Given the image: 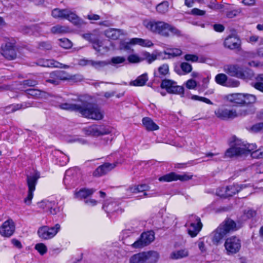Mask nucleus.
Instances as JSON below:
<instances>
[{
  "label": "nucleus",
  "mask_w": 263,
  "mask_h": 263,
  "mask_svg": "<svg viewBox=\"0 0 263 263\" xmlns=\"http://www.w3.org/2000/svg\"><path fill=\"white\" fill-rule=\"evenodd\" d=\"M223 70L231 77L246 81L252 80L254 76V72L251 69H243L237 64L226 65L223 67Z\"/></svg>",
  "instance_id": "nucleus-1"
},
{
  "label": "nucleus",
  "mask_w": 263,
  "mask_h": 263,
  "mask_svg": "<svg viewBox=\"0 0 263 263\" xmlns=\"http://www.w3.org/2000/svg\"><path fill=\"white\" fill-rule=\"evenodd\" d=\"M52 16L55 18L68 20L76 26H81L85 24L74 11L70 9H54L51 12Z\"/></svg>",
  "instance_id": "nucleus-2"
},
{
  "label": "nucleus",
  "mask_w": 263,
  "mask_h": 263,
  "mask_svg": "<svg viewBox=\"0 0 263 263\" xmlns=\"http://www.w3.org/2000/svg\"><path fill=\"white\" fill-rule=\"evenodd\" d=\"M80 114L84 117L99 120L103 117V114L97 106L86 102H81Z\"/></svg>",
  "instance_id": "nucleus-3"
},
{
  "label": "nucleus",
  "mask_w": 263,
  "mask_h": 263,
  "mask_svg": "<svg viewBox=\"0 0 263 263\" xmlns=\"http://www.w3.org/2000/svg\"><path fill=\"white\" fill-rule=\"evenodd\" d=\"M159 258L158 253L154 251L142 252L132 255L129 263H156Z\"/></svg>",
  "instance_id": "nucleus-4"
},
{
  "label": "nucleus",
  "mask_w": 263,
  "mask_h": 263,
  "mask_svg": "<svg viewBox=\"0 0 263 263\" xmlns=\"http://www.w3.org/2000/svg\"><path fill=\"white\" fill-rule=\"evenodd\" d=\"M214 113L217 118L223 120L234 119L247 114V110L245 109H228L224 107L218 108L215 110Z\"/></svg>",
  "instance_id": "nucleus-5"
},
{
  "label": "nucleus",
  "mask_w": 263,
  "mask_h": 263,
  "mask_svg": "<svg viewBox=\"0 0 263 263\" xmlns=\"http://www.w3.org/2000/svg\"><path fill=\"white\" fill-rule=\"evenodd\" d=\"M144 25L149 30L160 34L164 36H168V24L164 22L145 21Z\"/></svg>",
  "instance_id": "nucleus-6"
},
{
  "label": "nucleus",
  "mask_w": 263,
  "mask_h": 263,
  "mask_svg": "<svg viewBox=\"0 0 263 263\" xmlns=\"http://www.w3.org/2000/svg\"><path fill=\"white\" fill-rule=\"evenodd\" d=\"M185 227L187 228L188 234L192 237H194L201 230L202 224L200 218L196 215H191L189 217Z\"/></svg>",
  "instance_id": "nucleus-7"
},
{
  "label": "nucleus",
  "mask_w": 263,
  "mask_h": 263,
  "mask_svg": "<svg viewBox=\"0 0 263 263\" xmlns=\"http://www.w3.org/2000/svg\"><path fill=\"white\" fill-rule=\"evenodd\" d=\"M224 247L227 255L235 254L239 252L241 249V240L239 237L235 236L229 237L226 239Z\"/></svg>",
  "instance_id": "nucleus-8"
},
{
  "label": "nucleus",
  "mask_w": 263,
  "mask_h": 263,
  "mask_svg": "<svg viewBox=\"0 0 263 263\" xmlns=\"http://www.w3.org/2000/svg\"><path fill=\"white\" fill-rule=\"evenodd\" d=\"M40 177V173L37 172H34L32 174L27 175V182L28 187V192L27 197L24 200V201L26 203H30L31 201L33 198V192L35 191L37 180Z\"/></svg>",
  "instance_id": "nucleus-9"
},
{
  "label": "nucleus",
  "mask_w": 263,
  "mask_h": 263,
  "mask_svg": "<svg viewBox=\"0 0 263 263\" xmlns=\"http://www.w3.org/2000/svg\"><path fill=\"white\" fill-rule=\"evenodd\" d=\"M61 229L59 224H56L54 227H49L44 226L41 227L37 230L39 237L44 240H48L53 238Z\"/></svg>",
  "instance_id": "nucleus-10"
},
{
  "label": "nucleus",
  "mask_w": 263,
  "mask_h": 263,
  "mask_svg": "<svg viewBox=\"0 0 263 263\" xmlns=\"http://www.w3.org/2000/svg\"><path fill=\"white\" fill-rule=\"evenodd\" d=\"M155 239L154 233L153 231H147L141 234L140 237L132 244H127L131 246L135 249L142 248L150 244Z\"/></svg>",
  "instance_id": "nucleus-11"
},
{
  "label": "nucleus",
  "mask_w": 263,
  "mask_h": 263,
  "mask_svg": "<svg viewBox=\"0 0 263 263\" xmlns=\"http://www.w3.org/2000/svg\"><path fill=\"white\" fill-rule=\"evenodd\" d=\"M161 87L165 89L169 93L180 95L184 92V88L182 86L177 85L176 82L168 79L162 81Z\"/></svg>",
  "instance_id": "nucleus-12"
},
{
  "label": "nucleus",
  "mask_w": 263,
  "mask_h": 263,
  "mask_svg": "<svg viewBox=\"0 0 263 263\" xmlns=\"http://www.w3.org/2000/svg\"><path fill=\"white\" fill-rule=\"evenodd\" d=\"M39 207L43 209L45 212H49L51 214L55 215L61 211L58 207L56 201L52 199L43 200L37 203Z\"/></svg>",
  "instance_id": "nucleus-13"
},
{
  "label": "nucleus",
  "mask_w": 263,
  "mask_h": 263,
  "mask_svg": "<svg viewBox=\"0 0 263 263\" xmlns=\"http://www.w3.org/2000/svg\"><path fill=\"white\" fill-rule=\"evenodd\" d=\"M243 148H242L241 141L236 140L231 144L229 148L225 152V158H232L243 155Z\"/></svg>",
  "instance_id": "nucleus-14"
},
{
  "label": "nucleus",
  "mask_w": 263,
  "mask_h": 263,
  "mask_svg": "<svg viewBox=\"0 0 263 263\" xmlns=\"http://www.w3.org/2000/svg\"><path fill=\"white\" fill-rule=\"evenodd\" d=\"M192 176V175L187 173L178 175L175 173L172 172L159 177V180L160 182H171L178 180L181 181H185L191 179Z\"/></svg>",
  "instance_id": "nucleus-15"
},
{
  "label": "nucleus",
  "mask_w": 263,
  "mask_h": 263,
  "mask_svg": "<svg viewBox=\"0 0 263 263\" xmlns=\"http://www.w3.org/2000/svg\"><path fill=\"white\" fill-rule=\"evenodd\" d=\"M15 230V224L11 218L4 221L0 227V235L5 237H11Z\"/></svg>",
  "instance_id": "nucleus-16"
},
{
  "label": "nucleus",
  "mask_w": 263,
  "mask_h": 263,
  "mask_svg": "<svg viewBox=\"0 0 263 263\" xmlns=\"http://www.w3.org/2000/svg\"><path fill=\"white\" fill-rule=\"evenodd\" d=\"M85 134L93 136H99L106 135L109 133L110 131L104 126L101 125H92L84 128Z\"/></svg>",
  "instance_id": "nucleus-17"
},
{
  "label": "nucleus",
  "mask_w": 263,
  "mask_h": 263,
  "mask_svg": "<svg viewBox=\"0 0 263 263\" xmlns=\"http://www.w3.org/2000/svg\"><path fill=\"white\" fill-rule=\"evenodd\" d=\"M71 77L64 71L58 70L50 73L49 79L46 82L58 85L61 80H66L70 79Z\"/></svg>",
  "instance_id": "nucleus-18"
},
{
  "label": "nucleus",
  "mask_w": 263,
  "mask_h": 263,
  "mask_svg": "<svg viewBox=\"0 0 263 263\" xmlns=\"http://www.w3.org/2000/svg\"><path fill=\"white\" fill-rule=\"evenodd\" d=\"M248 185L246 184H233L227 186L225 188H223V191L224 192V194L219 193L218 195L222 197H228L232 196L238 193L240 191L244 188H246Z\"/></svg>",
  "instance_id": "nucleus-19"
},
{
  "label": "nucleus",
  "mask_w": 263,
  "mask_h": 263,
  "mask_svg": "<svg viewBox=\"0 0 263 263\" xmlns=\"http://www.w3.org/2000/svg\"><path fill=\"white\" fill-rule=\"evenodd\" d=\"M112 46L111 42L108 40L97 41L93 42V48L101 54L107 52Z\"/></svg>",
  "instance_id": "nucleus-20"
},
{
  "label": "nucleus",
  "mask_w": 263,
  "mask_h": 263,
  "mask_svg": "<svg viewBox=\"0 0 263 263\" xmlns=\"http://www.w3.org/2000/svg\"><path fill=\"white\" fill-rule=\"evenodd\" d=\"M2 55L8 60H12L16 57V52L14 48V44L7 42L5 46L2 47Z\"/></svg>",
  "instance_id": "nucleus-21"
},
{
  "label": "nucleus",
  "mask_w": 263,
  "mask_h": 263,
  "mask_svg": "<svg viewBox=\"0 0 263 263\" xmlns=\"http://www.w3.org/2000/svg\"><path fill=\"white\" fill-rule=\"evenodd\" d=\"M39 66L47 67H57L61 68H68L69 66L60 63L52 59H40L37 62Z\"/></svg>",
  "instance_id": "nucleus-22"
},
{
  "label": "nucleus",
  "mask_w": 263,
  "mask_h": 263,
  "mask_svg": "<svg viewBox=\"0 0 263 263\" xmlns=\"http://www.w3.org/2000/svg\"><path fill=\"white\" fill-rule=\"evenodd\" d=\"M115 166L116 164L115 163H105L96 169L93 173V175L95 177H100L110 171Z\"/></svg>",
  "instance_id": "nucleus-23"
},
{
  "label": "nucleus",
  "mask_w": 263,
  "mask_h": 263,
  "mask_svg": "<svg viewBox=\"0 0 263 263\" xmlns=\"http://www.w3.org/2000/svg\"><path fill=\"white\" fill-rule=\"evenodd\" d=\"M219 226L221 227V228L224 232L226 233V235L231 232L235 231L239 229V227L237 226L235 221L230 219L225 220Z\"/></svg>",
  "instance_id": "nucleus-24"
},
{
  "label": "nucleus",
  "mask_w": 263,
  "mask_h": 263,
  "mask_svg": "<svg viewBox=\"0 0 263 263\" xmlns=\"http://www.w3.org/2000/svg\"><path fill=\"white\" fill-rule=\"evenodd\" d=\"M223 44L228 49H237L240 46V40L235 35H229L225 39Z\"/></svg>",
  "instance_id": "nucleus-25"
},
{
  "label": "nucleus",
  "mask_w": 263,
  "mask_h": 263,
  "mask_svg": "<svg viewBox=\"0 0 263 263\" xmlns=\"http://www.w3.org/2000/svg\"><path fill=\"white\" fill-rule=\"evenodd\" d=\"M243 93H235L227 95L225 96L226 100L231 103L237 105H243Z\"/></svg>",
  "instance_id": "nucleus-26"
},
{
  "label": "nucleus",
  "mask_w": 263,
  "mask_h": 263,
  "mask_svg": "<svg viewBox=\"0 0 263 263\" xmlns=\"http://www.w3.org/2000/svg\"><path fill=\"white\" fill-rule=\"evenodd\" d=\"M103 208L107 213L122 212V210L119 207L117 202L112 200L105 202L103 205Z\"/></svg>",
  "instance_id": "nucleus-27"
},
{
  "label": "nucleus",
  "mask_w": 263,
  "mask_h": 263,
  "mask_svg": "<svg viewBox=\"0 0 263 263\" xmlns=\"http://www.w3.org/2000/svg\"><path fill=\"white\" fill-rule=\"evenodd\" d=\"M74 174V170L72 168L69 169L66 171L63 182L67 188L74 186L75 184V180L73 176Z\"/></svg>",
  "instance_id": "nucleus-28"
},
{
  "label": "nucleus",
  "mask_w": 263,
  "mask_h": 263,
  "mask_svg": "<svg viewBox=\"0 0 263 263\" xmlns=\"http://www.w3.org/2000/svg\"><path fill=\"white\" fill-rule=\"evenodd\" d=\"M189 256V251L187 249L183 248L173 251L170 255L172 259L178 260L186 258Z\"/></svg>",
  "instance_id": "nucleus-29"
},
{
  "label": "nucleus",
  "mask_w": 263,
  "mask_h": 263,
  "mask_svg": "<svg viewBox=\"0 0 263 263\" xmlns=\"http://www.w3.org/2000/svg\"><path fill=\"white\" fill-rule=\"evenodd\" d=\"M219 226L210 235L211 239L215 245H218L220 240L226 235V233Z\"/></svg>",
  "instance_id": "nucleus-30"
},
{
  "label": "nucleus",
  "mask_w": 263,
  "mask_h": 263,
  "mask_svg": "<svg viewBox=\"0 0 263 263\" xmlns=\"http://www.w3.org/2000/svg\"><path fill=\"white\" fill-rule=\"evenodd\" d=\"M31 106L32 104L29 102H23L20 104H12L6 108V111L7 113H10L17 110L24 109Z\"/></svg>",
  "instance_id": "nucleus-31"
},
{
  "label": "nucleus",
  "mask_w": 263,
  "mask_h": 263,
  "mask_svg": "<svg viewBox=\"0 0 263 263\" xmlns=\"http://www.w3.org/2000/svg\"><path fill=\"white\" fill-rule=\"evenodd\" d=\"M81 107V102L77 103H64L59 105L61 109L69 111H74L80 113Z\"/></svg>",
  "instance_id": "nucleus-32"
},
{
  "label": "nucleus",
  "mask_w": 263,
  "mask_h": 263,
  "mask_svg": "<svg viewBox=\"0 0 263 263\" xmlns=\"http://www.w3.org/2000/svg\"><path fill=\"white\" fill-rule=\"evenodd\" d=\"M129 43L132 45H139L144 47H150L153 46V43L151 40L140 38H133Z\"/></svg>",
  "instance_id": "nucleus-33"
},
{
  "label": "nucleus",
  "mask_w": 263,
  "mask_h": 263,
  "mask_svg": "<svg viewBox=\"0 0 263 263\" xmlns=\"http://www.w3.org/2000/svg\"><path fill=\"white\" fill-rule=\"evenodd\" d=\"M142 123L147 130L153 131L159 129V126L150 118H143L142 119Z\"/></svg>",
  "instance_id": "nucleus-34"
},
{
  "label": "nucleus",
  "mask_w": 263,
  "mask_h": 263,
  "mask_svg": "<svg viewBox=\"0 0 263 263\" xmlns=\"http://www.w3.org/2000/svg\"><path fill=\"white\" fill-rule=\"evenodd\" d=\"M122 34V31L119 29L109 28L105 30V36L111 40H117Z\"/></svg>",
  "instance_id": "nucleus-35"
},
{
  "label": "nucleus",
  "mask_w": 263,
  "mask_h": 263,
  "mask_svg": "<svg viewBox=\"0 0 263 263\" xmlns=\"http://www.w3.org/2000/svg\"><path fill=\"white\" fill-rule=\"evenodd\" d=\"M147 80V74L144 73L138 77L136 80L131 81L129 85L134 86H143L145 85Z\"/></svg>",
  "instance_id": "nucleus-36"
},
{
  "label": "nucleus",
  "mask_w": 263,
  "mask_h": 263,
  "mask_svg": "<svg viewBox=\"0 0 263 263\" xmlns=\"http://www.w3.org/2000/svg\"><path fill=\"white\" fill-rule=\"evenodd\" d=\"M182 51L179 48H167L164 51V59H171L181 54Z\"/></svg>",
  "instance_id": "nucleus-37"
},
{
  "label": "nucleus",
  "mask_w": 263,
  "mask_h": 263,
  "mask_svg": "<svg viewBox=\"0 0 263 263\" xmlns=\"http://www.w3.org/2000/svg\"><path fill=\"white\" fill-rule=\"evenodd\" d=\"M95 192L92 189H83L76 193L75 196L78 198H86L91 195Z\"/></svg>",
  "instance_id": "nucleus-38"
},
{
  "label": "nucleus",
  "mask_w": 263,
  "mask_h": 263,
  "mask_svg": "<svg viewBox=\"0 0 263 263\" xmlns=\"http://www.w3.org/2000/svg\"><path fill=\"white\" fill-rule=\"evenodd\" d=\"M251 85L256 89L263 92V74L257 75L255 77V82H252Z\"/></svg>",
  "instance_id": "nucleus-39"
},
{
  "label": "nucleus",
  "mask_w": 263,
  "mask_h": 263,
  "mask_svg": "<svg viewBox=\"0 0 263 263\" xmlns=\"http://www.w3.org/2000/svg\"><path fill=\"white\" fill-rule=\"evenodd\" d=\"M169 72V67L166 64H164L160 66L157 72H155L154 74L155 77L162 78L166 76Z\"/></svg>",
  "instance_id": "nucleus-40"
},
{
  "label": "nucleus",
  "mask_w": 263,
  "mask_h": 263,
  "mask_svg": "<svg viewBox=\"0 0 263 263\" xmlns=\"http://www.w3.org/2000/svg\"><path fill=\"white\" fill-rule=\"evenodd\" d=\"M69 28L66 26L57 25L51 28V31L54 34H63L68 32Z\"/></svg>",
  "instance_id": "nucleus-41"
},
{
  "label": "nucleus",
  "mask_w": 263,
  "mask_h": 263,
  "mask_svg": "<svg viewBox=\"0 0 263 263\" xmlns=\"http://www.w3.org/2000/svg\"><path fill=\"white\" fill-rule=\"evenodd\" d=\"M148 189L149 186L147 185L143 184L131 186L128 189V191L133 193H138L145 191L147 192L148 191Z\"/></svg>",
  "instance_id": "nucleus-42"
},
{
  "label": "nucleus",
  "mask_w": 263,
  "mask_h": 263,
  "mask_svg": "<svg viewBox=\"0 0 263 263\" xmlns=\"http://www.w3.org/2000/svg\"><path fill=\"white\" fill-rule=\"evenodd\" d=\"M242 148H243V155H247L252 151H254L257 148L255 144H245L244 142L241 141Z\"/></svg>",
  "instance_id": "nucleus-43"
},
{
  "label": "nucleus",
  "mask_w": 263,
  "mask_h": 263,
  "mask_svg": "<svg viewBox=\"0 0 263 263\" xmlns=\"http://www.w3.org/2000/svg\"><path fill=\"white\" fill-rule=\"evenodd\" d=\"M169 8V4L167 2H163L156 7L157 12L161 14H164L166 13Z\"/></svg>",
  "instance_id": "nucleus-44"
},
{
  "label": "nucleus",
  "mask_w": 263,
  "mask_h": 263,
  "mask_svg": "<svg viewBox=\"0 0 263 263\" xmlns=\"http://www.w3.org/2000/svg\"><path fill=\"white\" fill-rule=\"evenodd\" d=\"M228 77L224 73H219L215 76V82L219 85L225 86L227 83Z\"/></svg>",
  "instance_id": "nucleus-45"
},
{
  "label": "nucleus",
  "mask_w": 263,
  "mask_h": 263,
  "mask_svg": "<svg viewBox=\"0 0 263 263\" xmlns=\"http://www.w3.org/2000/svg\"><path fill=\"white\" fill-rule=\"evenodd\" d=\"M243 105L252 104L256 102L255 96L249 93H243Z\"/></svg>",
  "instance_id": "nucleus-46"
},
{
  "label": "nucleus",
  "mask_w": 263,
  "mask_h": 263,
  "mask_svg": "<svg viewBox=\"0 0 263 263\" xmlns=\"http://www.w3.org/2000/svg\"><path fill=\"white\" fill-rule=\"evenodd\" d=\"M59 42V45L65 49L70 48L72 45L71 42L66 38L60 39Z\"/></svg>",
  "instance_id": "nucleus-47"
},
{
  "label": "nucleus",
  "mask_w": 263,
  "mask_h": 263,
  "mask_svg": "<svg viewBox=\"0 0 263 263\" xmlns=\"http://www.w3.org/2000/svg\"><path fill=\"white\" fill-rule=\"evenodd\" d=\"M127 60L128 62L131 63H139L143 61L142 57H140L136 54H132L129 55L127 58Z\"/></svg>",
  "instance_id": "nucleus-48"
},
{
  "label": "nucleus",
  "mask_w": 263,
  "mask_h": 263,
  "mask_svg": "<svg viewBox=\"0 0 263 263\" xmlns=\"http://www.w3.org/2000/svg\"><path fill=\"white\" fill-rule=\"evenodd\" d=\"M240 82L239 81L233 79H227V83L225 87H237L239 86Z\"/></svg>",
  "instance_id": "nucleus-49"
},
{
  "label": "nucleus",
  "mask_w": 263,
  "mask_h": 263,
  "mask_svg": "<svg viewBox=\"0 0 263 263\" xmlns=\"http://www.w3.org/2000/svg\"><path fill=\"white\" fill-rule=\"evenodd\" d=\"M204 239L205 238H201L196 242V244L197 245L199 250L202 253L206 252V248L205 247Z\"/></svg>",
  "instance_id": "nucleus-50"
},
{
  "label": "nucleus",
  "mask_w": 263,
  "mask_h": 263,
  "mask_svg": "<svg viewBox=\"0 0 263 263\" xmlns=\"http://www.w3.org/2000/svg\"><path fill=\"white\" fill-rule=\"evenodd\" d=\"M143 57L142 59L147 60L148 63H151L157 59L156 55L154 54H150L148 52H145L143 53Z\"/></svg>",
  "instance_id": "nucleus-51"
},
{
  "label": "nucleus",
  "mask_w": 263,
  "mask_h": 263,
  "mask_svg": "<svg viewBox=\"0 0 263 263\" xmlns=\"http://www.w3.org/2000/svg\"><path fill=\"white\" fill-rule=\"evenodd\" d=\"M35 249L42 255L45 254L47 251V247L43 243H37L35 246Z\"/></svg>",
  "instance_id": "nucleus-52"
},
{
  "label": "nucleus",
  "mask_w": 263,
  "mask_h": 263,
  "mask_svg": "<svg viewBox=\"0 0 263 263\" xmlns=\"http://www.w3.org/2000/svg\"><path fill=\"white\" fill-rule=\"evenodd\" d=\"M170 35H176L177 36H179L181 35V33L180 30L168 24V36Z\"/></svg>",
  "instance_id": "nucleus-53"
},
{
  "label": "nucleus",
  "mask_w": 263,
  "mask_h": 263,
  "mask_svg": "<svg viewBox=\"0 0 263 263\" xmlns=\"http://www.w3.org/2000/svg\"><path fill=\"white\" fill-rule=\"evenodd\" d=\"M89 62L90 66L96 68L102 67L107 65V63L105 61H96L90 60Z\"/></svg>",
  "instance_id": "nucleus-54"
},
{
  "label": "nucleus",
  "mask_w": 263,
  "mask_h": 263,
  "mask_svg": "<svg viewBox=\"0 0 263 263\" xmlns=\"http://www.w3.org/2000/svg\"><path fill=\"white\" fill-rule=\"evenodd\" d=\"M191 99L193 100H197L204 102L208 104H213V103L211 102L210 100L205 97H200L197 95H193L191 96Z\"/></svg>",
  "instance_id": "nucleus-55"
},
{
  "label": "nucleus",
  "mask_w": 263,
  "mask_h": 263,
  "mask_svg": "<svg viewBox=\"0 0 263 263\" xmlns=\"http://www.w3.org/2000/svg\"><path fill=\"white\" fill-rule=\"evenodd\" d=\"M126 59L123 57H115L111 58V63L114 65L123 63L125 62Z\"/></svg>",
  "instance_id": "nucleus-56"
},
{
  "label": "nucleus",
  "mask_w": 263,
  "mask_h": 263,
  "mask_svg": "<svg viewBox=\"0 0 263 263\" xmlns=\"http://www.w3.org/2000/svg\"><path fill=\"white\" fill-rule=\"evenodd\" d=\"M61 156L58 158V163L61 166L65 165L69 161V157L63 154H61Z\"/></svg>",
  "instance_id": "nucleus-57"
},
{
  "label": "nucleus",
  "mask_w": 263,
  "mask_h": 263,
  "mask_svg": "<svg viewBox=\"0 0 263 263\" xmlns=\"http://www.w3.org/2000/svg\"><path fill=\"white\" fill-rule=\"evenodd\" d=\"M25 92L28 95L33 97H39L41 95V91L36 89H28Z\"/></svg>",
  "instance_id": "nucleus-58"
},
{
  "label": "nucleus",
  "mask_w": 263,
  "mask_h": 263,
  "mask_svg": "<svg viewBox=\"0 0 263 263\" xmlns=\"http://www.w3.org/2000/svg\"><path fill=\"white\" fill-rule=\"evenodd\" d=\"M180 68L185 73H188L192 71V67L190 64L183 62L180 65Z\"/></svg>",
  "instance_id": "nucleus-59"
},
{
  "label": "nucleus",
  "mask_w": 263,
  "mask_h": 263,
  "mask_svg": "<svg viewBox=\"0 0 263 263\" xmlns=\"http://www.w3.org/2000/svg\"><path fill=\"white\" fill-rule=\"evenodd\" d=\"M251 156L253 158H263V151H262L260 149L255 150L251 153Z\"/></svg>",
  "instance_id": "nucleus-60"
},
{
  "label": "nucleus",
  "mask_w": 263,
  "mask_h": 263,
  "mask_svg": "<svg viewBox=\"0 0 263 263\" xmlns=\"http://www.w3.org/2000/svg\"><path fill=\"white\" fill-rule=\"evenodd\" d=\"M219 155L218 153H213L212 152H209L205 154V157L210 158L209 160H213L215 161H219L221 160V159L219 157H217Z\"/></svg>",
  "instance_id": "nucleus-61"
},
{
  "label": "nucleus",
  "mask_w": 263,
  "mask_h": 263,
  "mask_svg": "<svg viewBox=\"0 0 263 263\" xmlns=\"http://www.w3.org/2000/svg\"><path fill=\"white\" fill-rule=\"evenodd\" d=\"M82 37L85 39L86 40L92 43L93 44V42L97 41V39H96L95 35L91 33H85L82 35Z\"/></svg>",
  "instance_id": "nucleus-62"
},
{
  "label": "nucleus",
  "mask_w": 263,
  "mask_h": 263,
  "mask_svg": "<svg viewBox=\"0 0 263 263\" xmlns=\"http://www.w3.org/2000/svg\"><path fill=\"white\" fill-rule=\"evenodd\" d=\"M197 86L196 82L193 80L190 79L187 80L186 82V87L190 89H194Z\"/></svg>",
  "instance_id": "nucleus-63"
},
{
  "label": "nucleus",
  "mask_w": 263,
  "mask_h": 263,
  "mask_svg": "<svg viewBox=\"0 0 263 263\" xmlns=\"http://www.w3.org/2000/svg\"><path fill=\"white\" fill-rule=\"evenodd\" d=\"M184 59L187 61H191L192 62H197L198 58L197 55L194 54H187L184 56Z\"/></svg>",
  "instance_id": "nucleus-64"
}]
</instances>
